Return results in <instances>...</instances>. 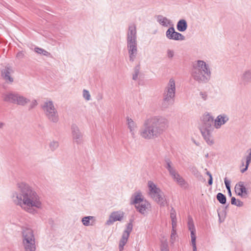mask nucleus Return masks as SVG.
Instances as JSON below:
<instances>
[{
    "instance_id": "obj_43",
    "label": "nucleus",
    "mask_w": 251,
    "mask_h": 251,
    "mask_svg": "<svg viewBox=\"0 0 251 251\" xmlns=\"http://www.w3.org/2000/svg\"><path fill=\"white\" fill-rule=\"evenodd\" d=\"M247 152L248 153V154L246 156V163L249 165L251 161V149H249L247 151Z\"/></svg>"
},
{
    "instance_id": "obj_39",
    "label": "nucleus",
    "mask_w": 251,
    "mask_h": 251,
    "mask_svg": "<svg viewBox=\"0 0 251 251\" xmlns=\"http://www.w3.org/2000/svg\"><path fill=\"white\" fill-rule=\"evenodd\" d=\"M82 95L85 100L88 101L91 100V95L88 90L84 89L82 92Z\"/></svg>"
},
{
    "instance_id": "obj_10",
    "label": "nucleus",
    "mask_w": 251,
    "mask_h": 251,
    "mask_svg": "<svg viewBox=\"0 0 251 251\" xmlns=\"http://www.w3.org/2000/svg\"><path fill=\"white\" fill-rule=\"evenodd\" d=\"M71 129L73 142L77 145H82L84 142L83 134L80 131L77 126L73 124Z\"/></svg>"
},
{
    "instance_id": "obj_19",
    "label": "nucleus",
    "mask_w": 251,
    "mask_h": 251,
    "mask_svg": "<svg viewBox=\"0 0 251 251\" xmlns=\"http://www.w3.org/2000/svg\"><path fill=\"white\" fill-rule=\"evenodd\" d=\"M228 120V117L225 114L218 115L214 120V127L216 129H219L222 125L225 124Z\"/></svg>"
},
{
    "instance_id": "obj_38",
    "label": "nucleus",
    "mask_w": 251,
    "mask_h": 251,
    "mask_svg": "<svg viewBox=\"0 0 251 251\" xmlns=\"http://www.w3.org/2000/svg\"><path fill=\"white\" fill-rule=\"evenodd\" d=\"M49 146L50 150L54 151L58 148L59 146V143L57 141H52L50 143Z\"/></svg>"
},
{
    "instance_id": "obj_6",
    "label": "nucleus",
    "mask_w": 251,
    "mask_h": 251,
    "mask_svg": "<svg viewBox=\"0 0 251 251\" xmlns=\"http://www.w3.org/2000/svg\"><path fill=\"white\" fill-rule=\"evenodd\" d=\"M148 187L149 189V195L158 204L164 206L165 203V199L163 193L160 189L157 187L152 181H148Z\"/></svg>"
},
{
    "instance_id": "obj_15",
    "label": "nucleus",
    "mask_w": 251,
    "mask_h": 251,
    "mask_svg": "<svg viewBox=\"0 0 251 251\" xmlns=\"http://www.w3.org/2000/svg\"><path fill=\"white\" fill-rule=\"evenodd\" d=\"M235 192L239 196L242 198H247L249 191L245 185V182L239 181L235 186Z\"/></svg>"
},
{
    "instance_id": "obj_24",
    "label": "nucleus",
    "mask_w": 251,
    "mask_h": 251,
    "mask_svg": "<svg viewBox=\"0 0 251 251\" xmlns=\"http://www.w3.org/2000/svg\"><path fill=\"white\" fill-rule=\"evenodd\" d=\"M13 70L10 67H5L1 70V75L6 81L12 82L13 78L10 76Z\"/></svg>"
},
{
    "instance_id": "obj_41",
    "label": "nucleus",
    "mask_w": 251,
    "mask_h": 251,
    "mask_svg": "<svg viewBox=\"0 0 251 251\" xmlns=\"http://www.w3.org/2000/svg\"><path fill=\"white\" fill-rule=\"evenodd\" d=\"M175 55V51L173 50L168 49L167 50V56L170 59H172Z\"/></svg>"
},
{
    "instance_id": "obj_52",
    "label": "nucleus",
    "mask_w": 251,
    "mask_h": 251,
    "mask_svg": "<svg viewBox=\"0 0 251 251\" xmlns=\"http://www.w3.org/2000/svg\"><path fill=\"white\" fill-rule=\"evenodd\" d=\"M206 175H207V176H209L210 175H211V174L209 172H208V171H207V172H206Z\"/></svg>"
},
{
    "instance_id": "obj_37",
    "label": "nucleus",
    "mask_w": 251,
    "mask_h": 251,
    "mask_svg": "<svg viewBox=\"0 0 251 251\" xmlns=\"http://www.w3.org/2000/svg\"><path fill=\"white\" fill-rule=\"evenodd\" d=\"M140 73V66L139 65L136 66L134 68V73L132 75V79L134 80H136L138 78V75Z\"/></svg>"
},
{
    "instance_id": "obj_51",
    "label": "nucleus",
    "mask_w": 251,
    "mask_h": 251,
    "mask_svg": "<svg viewBox=\"0 0 251 251\" xmlns=\"http://www.w3.org/2000/svg\"><path fill=\"white\" fill-rule=\"evenodd\" d=\"M162 249L164 250V251H166V249L167 251H168V250L167 249V246L166 247L163 246V247H162L161 250Z\"/></svg>"
},
{
    "instance_id": "obj_12",
    "label": "nucleus",
    "mask_w": 251,
    "mask_h": 251,
    "mask_svg": "<svg viewBox=\"0 0 251 251\" xmlns=\"http://www.w3.org/2000/svg\"><path fill=\"white\" fill-rule=\"evenodd\" d=\"M166 36L167 39L175 41H183L185 37L181 33L175 31L174 25L170 27L166 32Z\"/></svg>"
},
{
    "instance_id": "obj_22",
    "label": "nucleus",
    "mask_w": 251,
    "mask_h": 251,
    "mask_svg": "<svg viewBox=\"0 0 251 251\" xmlns=\"http://www.w3.org/2000/svg\"><path fill=\"white\" fill-rule=\"evenodd\" d=\"M29 102V99L21 95L19 92H17L14 104L20 106H25Z\"/></svg>"
},
{
    "instance_id": "obj_36",
    "label": "nucleus",
    "mask_w": 251,
    "mask_h": 251,
    "mask_svg": "<svg viewBox=\"0 0 251 251\" xmlns=\"http://www.w3.org/2000/svg\"><path fill=\"white\" fill-rule=\"evenodd\" d=\"M231 203L232 205H236L238 207H242L244 205L243 201L239 200H236L235 197H232L231 199Z\"/></svg>"
},
{
    "instance_id": "obj_29",
    "label": "nucleus",
    "mask_w": 251,
    "mask_h": 251,
    "mask_svg": "<svg viewBox=\"0 0 251 251\" xmlns=\"http://www.w3.org/2000/svg\"><path fill=\"white\" fill-rule=\"evenodd\" d=\"M137 35L136 26L134 24H131L128 26L126 37Z\"/></svg>"
},
{
    "instance_id": "obj_48",
    "label": "nucleus",
    "mask_w": 251,
    "mask_h": 251,
    "mask_svg": "<svg viewBox=\"0 0 251 251\" xmlns=\"http://www.w3.org/2000/svg\"><path fill=\"white\" fill-rule=\"evenodd\" d=\"M208 183L209 185H211L213 183V178L211 177V179H209L208 181Z\"/></svg>"
},
{
    "instance_id": "obj_18",
    "label": "nucleus",
    "mask_w": 251,
    "mask_h": 251,
    "mask_svg": "<svg viewBox=\"0 0 251 251\" xmlns=\"http://www.w3.org/2000/svg\"><path fill=\"white\" fill-rule=\"evenodd\" d=\"M124 215L123 212H113L109 216L108 220L106 222V224L109 226L112 225L114 222L117 221H121L124 218Z\"/></svg>"
},
{
    "instance_id": "obj_44",
    "label": "nucleus",
    "mask_w": 251,
    "mask_h": 251,
    "mask_svg": "<svg viewBox=\"0 0 251 251\" xmlns=\"http://www.w3.org/2000/svg\"><path fill=\"white\" fill-rule=\"evenodd\" d=\"M25 56L24 52L23 51L18 52L16 54V58L18 59H22Z\"/></svg>"
},
{
    "instance_id": "obj_57",
    "label": "nucleus",
    "mask_w": 251,
    "mask_h": 251,
    "mask_svg": "<svg viewBox=\"0 0 251 251\" xmlns=\"http://www.w3.org/2000/svg\"><path fill=\"white\" fill-rule=\"evenodd\" d=\"M99 98H100V99H102V96H100V97H99Z\"/></svg>"
},
{
    "instance_id": "obj_9",
    "label": "nucleus",
    "mask_w": 251,
    "mask_h": 251,
    "mask_svg": "<svg viewBox=\"0 0 251 251\" xmlns=\"http://www.w3.org/2000/svg\"><path fill=\"white\" fill-rule=\"evenodd\" d=\"M213 117L209 113L203 115L200 129L201 132H213L214 130Z\"/></svg>"
},
{
    "instance_id": "obj_5",
    "label": "nucleus",
    "mask_w": 251,
    "mask_h": 251,
    "mask_svg": "<svg viewBox=\"0 0 251 251\" xmlns=\"http://www.w3.org/2000/svg\"><path fill=\"white\" fill-rule=\"evenodd\" d=\"M42 108L50 121L55 123L58 122L59 121L58 114L52 101L47 100L45 101L42 106Z\"/></svg>"
},
{
    "instance_id": "obj_31",
    "label": "nucleus",
    "mask_w": 251,
    "mask_h": 251,
    "mask_svg": "<svg viewBox=\"0 0 251 251\" xmlns=\"http://www.w3.org/2000/svg\"><path fill=\"white\" fill-rule=\"evenodd\" d=\"M170 217L172 221V227L175 228L176 226V217L175 210L173 208L171 209Z\"/></svg>"
},
{
    "instance_id": "obj_47",
    "label": "nucleus",
    "mask_w": 251,
    "mask_h": 251,
    "mask_svg": "<svg viewBox=\"0 0 251 251\" xmlns=\"http://www.w3.org/2000/svg\"><path fill=\"white\" fill-rule=\"evenodd\" d=\"M249 164H247L246 163V166H245V167L244 168H243V169H241V172L242 173H244L245 172H246L247 170H248V168L249 167Z\"/></svg>"
},
{
    "instance_id": "obj_53",
    "label": "nucleus",
    "mask_w": 251,
    "mask_h": 251,
    "mask_svg": "<svg viewBox=\"0 0 251 251\" xmlns=\"http://www.w3.org/2000/svg\"><path fill=\"white\" fill-rule=\"evenodd\" d=\"M209 177V179H211V177H212V175H210Z\"/></svg>"
},
{
    "instance_id": "obj_50",
    "label": "nucleus",
    "mask_w": 251,
    "mask_h": 251,
    "mask_svg": "<svg viewBox=\"0 0 251 251\" xmlns=\"http://www.w3.org/2000/svg\"><path fill=\"white\" fill-rule=\"evenodd\" d=\"M227 190L228 193L229 195L230 196H231V192L230 188H229V189H227Z\"/></svg>"
},
{
    "instance_id": "obj_14",
    "label": "nucleus",
    "mask_w": 251,
    "mask_h": 251,
    "mask_svg": "<svg viewBox=\"0 0 251 251\" xmlns=\"http://www.w3.org/2000/svg\"><path fill=\"white\" fill-rule=\"evenodd\" d=\"M35 243V238L31 229L25 228L22 231V244H31Z\"/></svg>"
},
{
    "instance_id": "obj_30",
    "label": "nucleus",
    "mask_w": 251,
    "mask_h": 251,
    "mask_svg": "<svg viewBox=\"0 0 251 251\" xmlns=\"http://www.w3.org/2000/svg\"><path fill=\"white\" fill-rule=\"evenodd\" d=\"M129 237L123 234L122 238L120 241L119 248L120 251H122L124 250L125 245L126 244Z\"/></svg>"
},
{
    "instance_id": "obj_13",
    "label": "nucleus",
    "mask_w": 251,
    "mask_h": 251,
    "mask_svg": "<svg viewBox=\"0 0 251 251\" xmlns=\"http://www.w3.org/2000/svg\"><path fill=\"white\" fill-rule=\"evenodd\" d=\"M187 225L189 230L191 232V243L193 247V251H197L196 243V229L194 224L193 218L190 216H188V218Z\"/></svg>"
},
{
    "instance_id": "obj_17",
    "label": "nucleus",
    "mask_w": 251,
    "mask_h": 251,
    "mask_svg": "<svg viewBox=\"0 0 251 251\" xmlns=\"http://www.w3.org/2000/svg\"><path fill=\"white\" fill-rule=\"evenodd\" d=\"M17 92L9 91L2 93L1 95L2 100L6 103L14 104Z\"/></svg>"
},
{
    "instance_id": "obj_49",
    "label": "nucleus",
    "mask_w": 251,
    "mask_h": 251,
    "mask_svg": "<svg viewBox=\"0 0 251 251\" xmlns=\"http://www.w3.org/2000/svg\"><path fill=\"white\" fill-rule=\"evenodd\" d=\"M5 126V124L3 122H0V129L2 128Z\"/></svg>"
},
{
    "instance_id": "obj_40",
    "label": "nucleus",
    "mask_w": 251,
    "mask_h": 251,
    "mask_svg": "<svg viewBox=\"0 0 251 251\" xmlns=\"http://www.w3.org/2000/svg\"><path fill=\"white\" fill-rule=\"evenodd\" d=\"M200 96L201 98L204 101H206L208 99V94L206 92L201 91L200 92Z\"/></svg>"
},
{
    "instance_id": "obj_56",
    "label": "nucleus",
    "mask_w": 251,
    "mask_h": 251,
    "mask_svg": "<svg viewBox=\"0 0 251 251\" xmlns=\"http://www.w3.org/2000/svg\"><path fill=\"white\" fill-rule=\"evenodd\" d=\"M99 98H100V99H102V96H100V97H99Z\"/></svg>"
},
{
    "instance_id": "obj_42",
    "label": "nucleus",
    "mask_w": 251,
    "mask_h": 251,
    "mask_svg": "<svg viewBox=\"0 0 251 251\" xmlns=\"http://www.w3.org/2000/svg\"><path fill=\"white\" fill-rule=\"evenodd\" d=\"M176 231L175 229V228L172 227V233H171V241L172 243H173L175 242L176 237Z\"/></svg>"
},
{
    "instance_id": "obj_3",
    "label": "nucleus",
    "mask_w": 251,
    "mask_h": 251,
    "mask_svg": "<svg viewBox=\"0 0 251 251\" xmlns=\"http://www.w3.org/2000/svg\"><path fill=\"white\" fill-rule=\"evenodd\" d=\"M153 139L159 137L168 127L169 121L164 116L157 115L149 118Z\"/></svg>"
},
{
    "instance_id": "obj_27",
    "label": "nucleus",
    "mask_w": 251,
    "mask_h": 251,
    "mask_svg": "<svg viewBox=\"0 0 251 251\" xmlns=\"http://www.w3.org/2000/svg\"><path fill=\"white\" fill-rule=\"evenodd\" d=\"M95 221V218L94 216H85L81 220L82 224L85 226H93Z\"/></svg>"
},
{
    "instance_id": "obj_28",
    "label": "nucleus",
    "mask_w": 251,
    "mask_h": 251,
    "mask_svg": "<svg viewBox=\"0 0 251 251\" xmlns=\"http://www.w3.org/2000/svg\"><path fill=\"white\" fill-rule=\"evenodd\" d=\"M187 23L185 20L181 19L179 20L176 25V28L179 32H184L187 28Z\"/></svg>"
},
{
    "instance_id": "obj_55",
    "label": "nucleus",
    "mask_w": 251,
    "mask_h": 251,
    "mask_svg": "<svg viewBox=\"0 0 251 251\" xmlns=\"http://www.w3.org/2000/svg\"><path fill=\"white\" fill-rule=\"evenodd\" d=\"M161 251H167V249H166V251H164V250L162 249L161 250Z\"/></svg>"
},
{
    "instance_id": "obj_32",
    "label": "nucleus",
    "mask_w": 251,
    "mask_h": 251,
    "mask_svg": "<svg viewBox=\"0 0 251 251\" xmlns=\"http://www.w3.org/2000/svg\"><path fill=\"white\" fill-rule=\"evenodd\" d=\"M34 51L38 54H42L46 56H51V54L50 52H49L48 51H47V50H45L42 48L35 47L34 48Z\"/></svg>"
},
{
    "instance_id": "obj_1",
    "label": "nucleus",
    "mask_w": 251,
    "mask_h": 251,
    "mask_svg": "<svg viewBox=\"0 0 251 251\" xmlns=\"http://www.w3.org/2000/svg\"><path fill=\"white\" fill-rule=\"evenodd\" d=\"M17 189L13 191L11 199L13 203L30 214L38 213V210L42 208V199L36 190L25 182H18Z\"/></svg>"
},
{
    "instance_id": "obj_2",
    "label": "nucleus",
    "mask_w": 251,
    "mask_h": 251,
    "mask_svg": "<svg viewBox=\"0 0 251 251\" xmlns=\"http://www.w3.org/2000/svg\"><path fill=\"white\" fill-rule=\"evenodd\" d=\"M211 74L209 65L204 61L198 60L193 63L191 75L198 83H207L211 79Z\"/></svg>"
},
{
    "instance_id": "obj_25",
    "label": "nucleus",
    "mask_w": 251,
    "mask_h": 251,
    "mask_svg": "<svg viewBox=\"0 0 251 251\" xmlns=\"http://www.w3.org/2000/svg\"><path fill=\"white\" fill-rule=\"evenodd\" d=\"M212 132H201L203 139L209 146H212L214 144V140L212 135Z\"/></svg>"
},
{
    "instance_id": "obj_33",
    "label": "nucleus",
    "mask_w": 251,
    "mask_h": 251,
    "mask_svg": "<svg viewBox=\"0 0 251 251\" xmlns=\"http://www.w3.org/2000/svg\"><path fill=\"white\" fill-rule=\"evenodd\" d=\"M25 251H36V244L35 243L26 244L23 245Z\"/></svg>"
},
{
    "instance_id": "obj_26",
    "label": "nucleus",
    "mask_w": 251,
    "mask_h": 251,
    "mask_svg": "<svg viewBox=\"0 0 251 251\" xmlns=\"http://www.w3.org/2000/svg\"><path fill=\"white\" fill-rule=\"evenodd\" d=\"M171 177L180 186H183L185 185L186 182L185 180L181 176L177 171L172 175Z\"/></svg>"
},
{
    "instance_id": "obj_7",
    "label": "nucleus",
    "mask_w": 251,
    "mask_h": 251,
    "mask_svg": "<svg viewBox=\"0 0 251 251\" xmlns=\"http://www.w3.org/2000/svg\"><path fill=\"white\" fill-rule=\"evenodd\" d=\"M130 204H135L137 210L143 215H145L147 210L150 207V203L144 199L141 192L134 194V199L131 201Z\"/></svg>"
},
{
    "instance_id": "obj_34",
    "label": "nucleus",
    "mask_w": 251,
    "mask_h": 251,
    "mask_svg": "<svg viewBox=\"0 0 251 251\" xmlns=\"http://www.w3.org/2000/svg\"><path fill=\"white\" fill-rule=\"evenodd\" d=\"M133 229V225L132 221L130 223H128L126 226V228L124 231L123 234L127 236H129L130 232L132 231Z\"/></svg>"
},
{
    "instance_id": "obj_54",
    "label": "nucleus",
    "mask_w": 251,
    "mask_h": 251,
    "mask_svg": "<svg viewBox=\"0 0 251 251\" xmlns=\"http://www.w3.org/2000/svg\"><path fill=\"white\" fill-rule=\"evenodd\" d=\"M205 157H208V154H207L205 155Z\"/></svg>"
},
{
    "instance_id": "obj_35",
    "label": "nucleus",
    "mask_w": 251,
    "mask_h": 251,
    "mask_svg": "<svg viewBox=\"0 0 251 251\" xmlns=\"http://www.w3.org/2000/svg\"><path fill=\"white\" fill-rule=\"evenodd\" d=\"M217 199L219 202L223 204H226V198L225 195L221 193H219L217 195Z\"/></svg>"
},
{
    "instance_id": "obj_23",
    "label": "nucleus",
    "mask_w": 251,
    "mask_h": 251,
    "mask_svg": "<svg viewBox=\"0 0 251 251\" xmlns=\"http://www.w3.org/2000/svg\"><path fill=\"white\" fill-rule=\"evenodd\" d=\"M164 167L167 170L170 176L173 175L176 172V170L174 166V164L171 159L168 157H166L164 160Z\"/></svg>"
},
{
    "instance_id": "obj_20",
    "label": "nucleus",
    "mask_w": 251,
    "mask_h": 251,
    "mask_svg": "<svg viewBox=\"0 0 251 251\" xmlns=\"http://www.w3.org/2000/svg\"><path fill=\"white\" fill-rule=\"evenodd\" d=\"M126 121L127 128L129 130L131 136L133 138H134L137 128V124L131 118L128 117L126 118Z\"/></svg>"
},
{
    "instance_id": "obj_45",
    "label": "nucleus",
    "mask_w": 251,
    "mask_h": 251,
    "mask_svg": "<svg viewBox=\"0 0 251 251\" xmlns=\"http://www.w3.org/2000/svg\"><path fill=\"white\" fill-rule=\"evenodd\" d=\"M224 182H225V184L226 189L229 190V188H230V181L228 179H227L226 178H225L224 179Z\"/></svg>"
},
{
    "instance_id": "obj_8",
    "label": "nucleus",
    "mask_w": 251,
    "mask_h": 251,
    "mask_svg": "<svg viewBox=\"0 0 251 251\" xmlns=\"http://www.w3.org/2000/svg\"><path fill=\"white\" fill-rule=\"evenodd\" d=\"M126 45L129 61L133 62L137 55V35L126 37Z\"/></svg>"
},
{
    "instance_id": "obj_46",
    "label": "nucleus",
    "mask_w": 251,
    "mask_h": 251,
    "mask_svg": "<svg viewBox=\"0 0 251 251\" xmlns=\"http://www.w3.org/2000/svg\"><path fill=\"white\" fill-rule=\"evenodd\" d=\"M37 105V101H36V100H34L32 101L30 105V109L33 108Z\"/></svg>"
},
{
    "instance_id": "obj_16",
    "label": "nucleus",
    "mask_w": 251,
    "mask_h": 251,
    "mask_svg": "<svg viewBox=\"0 0 251 251\" xmlns=\"http://www.w3.org/2000/svg\"><path fill=\"white\" fill-rule=\"evenodd\" d=\"M239 82L241 85L246 86L251 83V69H246L240 75Z\"/></svg>"
},
{
    "instance_id": "obj_11",
    "label": "nucleus",
    "mask_w": 251,
    "mask_h": 251,
    "mask_svg": "<svg viewBox=\"0 0 251 251\" xmlns=\"http://www.w3.org/2000/svg\"><path fill=\"white\" fill-rule=\"evenodd\" d=\"M150 124L149 118L144 121L143 127L139 130L140 136L145 140L153 139Z\"/></svg>"
},
{
    "instance_id": "obj_21",
    "label": "nucleus",
    "mask_w": 251,
    "mask_h": 251,
    "mask_svg": "<svg viewBox=\"0 0 251 251\" xmlns=\"http://www.w3.org/2000/svg\"><path fill=\"white\" fill-rule=\"evenodd\" d=\"M156 20L160 25L164 27H171L174 25V24L171 20L161 15L156 16Z\"/></svg>"
},
{
    "instance_id": "obj_4",
    "label": "nucleus",
    "mask_w": 251,
    "mask_h": 251,
    "mask_svg": "<svg viewBox=\"0 0 251 251\" xmlns=\"http://www.w3.org/2000/svg\"><path fill=\"white\" fill-rule=\"evenodd\" d=\"M176 92V81L174 78H171L164 90L161 102L162 108L166 109L174 103Z\"/></svg>"
}]
</instances>
